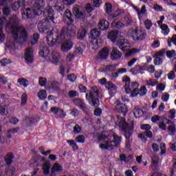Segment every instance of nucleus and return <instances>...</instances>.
I'll list each match as a JSON object with an SVG mask.
<instances>
[{
  "label": "nucleus",
  "instance_id": "obj_1",
  "mask_svg": "<svg viewBox=\"0 0 176 176\" xmlns=\"http://www.w3.org/2000/svg\"><path fill=\"white\" fill-rule=\"evenodd\" d=\"M65 23L69 27H63L60 34L53 30L47 36V43L49 46H54L57 43H63L67 39H74L76 36V26L74 23V16L69 9L65 11Z\"/></svg>",
  "mask_w": 176,
  "mask_h": 176
},
{
  "label": "nucleus",
  "instance_id": "obj_2",
  "mask_svg": "<svg viewBox=\"0 0 176 176\" xmlns=\"http://www.w3.org/2000/svg\"><path fill=\"white\" fill-rule=\"evenodd\" d=\"M20 20L16 15H12L6 25V28H10L12 38L6 43V47L8 50H13L18 47L19 45H23L28 39V31L23 26H19Z\"/></svg>",
  "mask_w": 176,
  "mask_h": 176
},
{
  "label": "nucleus",
  "instance_id": "obj_3",
  "mask_svg": "<svg viewBox=\"0 0 176 176\" xmlns=\"http://www.w3.org/2000/svg\"><path fill=\"white\" fill-rule=\"evenodd\" d=\"M98 141H102V142L99 146L100 149L112 151L115 148L120 145L122 142V137L116 134H113V136H105L101 135L98 138Z\"/></svg>",
  "mask_w": 176,
  "mask_h": 176
},
{
  "label": "nucleus",
  "instance_id": "obj_4",
  "mask_svg": "<svg viewBox=\"0 0 176 176\" xmlns=\"http://www.w3.org/2000/svg\"><path fill=\"white\" fill-rule=\"evenodd\" d=\"M32 9L28 8L22 12V19L27 20V19H32L35 16H39L42 13V10L45 9V2L41 0H32Z\"/></svg>",
  "mask_w": 176,
  "mask_h": 176
},
{
  "label": "nucleus",
  "instance_id": "obj_5",
  "mask_svg": "<svg viewBox=\"0 0 176 176\" xmlns=\"http://www.w3.org/2000/svg\"><path fill=\"white\" fill-rule=\"evenodd\" d=\"M117 119L119 127L124 133V137L126 138L125 146L126 148H131V144H133V127L129 126V124L126 122L124 118L118 116Z\"/></svg>",
  "mask_w": 176,
  "mask_h": 176
},
{
  "label": "nucleus",
  "instance_id": "obj_6",
  "mask_svg": "<svg viewBox=\"0 0 176 176\" xmlns=\"http://www.w3.org/2000/svg\"><path fill=\"white\" fill-rule=\"evenodd\" d=\"M107 38L113 43H115L116 46H118L122 52H126L130 49V43L129 41L124 38H119V30L109 32Z\"/></svg>",
  "mask_w": 176,
  "mask_h": 176
},
{
  "label": "nucleus",
  "instance_id": "obj_7",
  "mask_svg": "<svg viewBox=\"0 0 176 176\" xmlns=\"http://www.w3.org/2000/svg\"><path fill=\"white\" fill-rule=\"evenodd\" d=\"M46 18L43 19L38 24V29L41 32H45V31H47L52 27L51 23H55L54 21V14L52 9H49L45 12Z\"/></svg>",
  "mask_w": 176,
  "mask_h": 176
},
{
  "label": "nucleus",
  "instance_id": "obj_8",
  "mask_svg": "<svg viewBox=\"0 0 176 176\" xmlns=\"http://www.w3.org/2000/svg\"><path fill=\"white\" fill-rule=\"evenodd\" d=\"M86 100L91 107H98L100 105V90L96 87H91L85 95Z\"/></svg>",
  "mask_w": 176,
  "mask_h": 176
},
{
  "label": "nucleus",
  "instance_id": "obj_9",
  "mask_svg": "<svg viewBox=\"0 0 176 176\" xmlns=\"http://www.w3.org/2000/svg\"><path fill=\"white\" fill-rule=\"evenodd\" d=\"M101 36V29H93L90 32V37L92 38L91 47L95 50H97L100 47V44H98V40L96 38H98Z\"/></svg>",
  "mask_w": 176,
  "mask_h": 176
},
{
  "label": "nucleus",
  "instance_id": "obj_10",
  "mask_svg": "<svg viewBox=\"0 0 176 176\" xmlns=\"http://www.w3.org/2000/svg\"><path fill=\"white\" fill-rule=\"evenodd\" d=\"M132 37L133 41H137L138 42L144 41L146 38V30L137 28L132 31Z\"/></svg>",
  "mask_w": 176,
  "mask_h": 176
},
{
  "label": "nucleus",
  "instance_id": "obj_11",
  "mask_svg": "<svg viewBox=\"0 0 176 176\" xmlns=\"http://www.w3.org/2000/svg\"><path fill=\"white\" fill-rule=\"evenodd\" d=\"M139 86H140V84L137 82H131V85L125 88V91L126 93H127V94H129V93L131 91V97H137V96L139 95L138 94Z\"/></svg>",
  "mask_w": 176,
  "mask_h": 176
},
{
  "label": "nucleus",
  "instance_id": "obj_12",
  "mask_svg": "<svg viewBox=\"0 0 176 176\" xmlns=\"http://www.w3.org/2000/svg\"><path fill=\"white\" fill-rule=\"evenodd\" d=\"M25 60L28 64L34 63V51H32V48L30 47L26 49L25 52Z\"/></svg>",
  "mask_w": 176,
  "mask_h": 176
},
{
  "label": "nucleus",
  "instance_id": "obj_13",
  "mask_svg": "<svg viewBox=\"0 0 176 176\" xmlns=\"http://www.w3.org/2000/svg\"><path fill=\"white\" fill-rule=\"evenodd\" d=\"M73 13L76 19H85L86 15L84 14L82 10V7H79V6H75L73 8Z\"/></svg>",
  "mask_w": 176,
  "mask_h": 176
},
{
  "label": "nucleus",
  "instance_id": "obj_14",
  "mask_svg": "<svg viewBox=\"0 0 176 176\" xmlns=\"http://www.w3.org/2000/svg\"><path fill=\"white\" fill-rule=\"evenodd\" d=\"M51 112L54 113L55 118H61L64 119L65 116H67V113H64V110L63 109H58L57 107L51 108Z\"/></svg>",
  "mask_w": 176,
  "mask_h": 176
},
{
  "label": "nucleus",
  "instance_id": "obj_15",
  "mask_svg": "<svg viewBox=\"0 0 176 176\" xmlns=\"http://www.w3.org/2000/svg\"><path fill=\"white\" fill-rule=\"evenodd\" d=\"M116 111L119 113H122V115L125 116L128 111L127 105L123 103H120V102H117V104L116 105Z\"/></svg>",
  "mask_w": 176,
  "mask_h": 176
},
{
  "label": "nucleus",
  "instance_id": "obj_16",
  "mask_svg": "<svg viewBox=\"0 0 176 176\" xmlns=\"http://www.w3.org/2000/svg\"><path fill=\"white\" fill-rule=\"evenodd\" d=\"M122 52L118 50L116 47H113L111 52V60H119L122 58Z\"/></svg>",
  "mask_w": 176,
  "mask_h": 176
},
{
  "label": "nucleus",
  "instance_id": "obj_17",
  "mask_svg": "<svg viewBox=\"0 0 176 176\" xmlns=\"http://www.w3.org/2000/svg\"><path fill=\"white\" fill-rule=\"evenodd\" d=\"M105 87H106V89H108L110 96H114L115 93H116V89H118V87H116L111 81L107 82V83L106 84Z\"/></svg>",
  "mask_w": 176,
  "mask_h": 176
},
{
  "label": "nucleus",
  "instance_id": "obj_18",
  "mask_svg": "<svg viewBox=\"0 0 176 176\" xmlns=\"http://www.w3.org/2000/svg\"><path fill=\"white\" fill-rule=\"evenodd\" d=\"M50 60H51L53 64H55V65H57V63L60 61V54L58 53V52L53 51L51 53V55L50 56Z\"/></svg>",
  "mask_w": 176,
  "mask_h": 176
},
{
  "label": "nucleus",
  "instance_id": "obj_19",
  "mask_svg": "<svg viewBox=\"0 0 176 176\" xmlns=\"http://www.w3.org/2000/svg\"><path fill=\"white\" fill-rule=\"evenodd\" d=\"M166 124H169L168 126V131L170 133V135H174L175 134L176 127L175 124H174V122L166 119Z\"/></svg>",
  "mask_w": 176,
  "mask_h": 176
},
{
  "label": "nucleus",
  "instance_id": "obj_20",
  "mask_svg": "<svg viewBox=\"0 0 176 176\" xmlns=\"http://www.w3.org/2000/svg\"><path fill=\"white\" fill-rule=\"evenodd\" d=\"M72 46H74V43L71 41H66L61 45V50L62 52H69L70 49H72Z\"/></svg>",
  "mask_w": 176,
  "mask_h": 176
},
{
  "label": "nucleus",
  "instance_id": "obj_21",
  "mask_svg": "<svg viewBox=\"0 0 176 176\" xmlns=\"http://www.w3.org/2000/svg\"><path fill=\"white\" fill-rule=\"evenodd\" d=\"M99 29L105 31L109 28V22L105 19H101L98 23Z\"/></svg>",
  "mask_w": 176,
  "mask_h": 176
},
{
  "label": "nucleus",
  "instance_id": "obj_22",
  "mask_svg": "<svg viewBox=\"0 0 176 176\" xmlns=\"http://www.w3.org/2000/svg\"><path fill=\"white\" fill-rule=\"evenodd\" d=\"M50 89L52 91L58 92L61 91V84L58 81H52L50 85Z\"/></svg>",
  "mask_w": 176,
  "mask_h": 176
},
{
  "label": "nucleus",
  "instance_id": "obj_23",
  "mask_svg": "<svg viewBox=\"0 0 176 176\" xmlns=\"http://www.w3.org/2000/svg\"><path fill=\"white\" fill-rule=\"evenodd\" d=\"M109 56V50L108 48H103L98 54V58L100 60H105Z\"/></svg>",
  "mask_w": 176,
  "mask_h": 176
},
{
  "label": "nucleus",
  "instance_id": "obj_24",
  "mask_svg": "<svg viewBox=\"0 0 176 176\" xmlns=\"http://www.w3.org/2000/svg\"><path fill=\"white\" fill-rule=\"evenodd\" d=\"M73 102L74 105H76V107H78L81 109H86V104L81 99L76 98L73 100Z\"/></svg>",
  "mask_w": 176,
  "mask_h": 176
},
{
  "label": "nucleus",
  "instance_id": "obj_25",
  "mask_svg": "<svg viewBox=\"0 0 176 176\" xmlns=\"http://www.w3.org/2000/svg\"><path fill=\"white\" fill-rule=\"evenodd\" d=\"M14 159V155L13 153H8L5 158L6 163L8 166H10L13 163V160Z\"/></svg>",
  "mask_w": 176,
  "mask_h": 176
},
{
  "label": "nucleus",
  "instance_id": "obj_26",
  "mask_svg": "<svg viewBox=\"0 0 176 176\" xmlns=\"http://www.w3.org/2000/svg\"><path fill=\"white\" fill-rule=\"evenodd\" d=\"M49 53H50L49 48L47 46H45L40 49L39 56H41V57H47Z\"/></svg>",
  "mask_w": 176,
  "mask_h": 176
},
{
  "label": "nucleus",
  "instance_id": "obj_27",
  "mask_svg": "<svg viewBox=\"0 0 176 176\" xmlns=\"http://www.w3.org/2000/svg\"><path fill=\"white\" fill-rule=\"evenodd\" d=\"M86 34H87V31L86 30V29H81L77 33V38L79 41H83V39H85V37L86 36Z\"/></svg>",
  "mask_w": 176,
  "mask_h": 176
},
{
  "label": "nucleus",
  "instance_id": "obj_28",
  "mask_svg": "<svg viewBox=\"0 0 176 176\" xmlns=\"http://www.w3.org/2000/svg\"><path fill=\"white\" fill-rule=\"evenodd\" d=\"M50 167L51 165L49 162H46L43 165V174H45V175H49V174H50Z\"/></svg>",
  "mask_w": 176,
  "mask_h": 176
},
{
  "label": "nucleus",
  "instance_id": "obj_29",
  "mask_svg": "<svg viewBox=\"0 0 176 176\" xmlns=\"http://www.w3.org/2000/svg\"><path fill=\"white\" fill-rule=\"evenodd\" d=\"M111 26L113 28H124V23H123L122 21H113L111 23Z\"/></svg>",
  "mask_w": 176,
  "mask_h": 176
},
{
  "label": "nucleus",
  "instance_id": "obj_30",
  "mask_svg": "<svg viewBox=\"0 0 176 176\" xmlns=\"http://www.w3.org/2000/svg\"><path fill=\"white\" fill-rule=\"evenodd\" d=\"M59 171H63V166L60 164H55L51 170V173L55 174V173H59Z\"/></svg>",
  "mask_w": 176,
  "mask_h": 176
},
{
  "label": "nucleus",
  "instance_id": "obj_31",
  "mask_svg": "<svg viewBox=\"0 0 176 176\" xmlns=\"http://www.w3.org/2000/svg\"><path fill=\"white\" fill-rule=\"evenodd\" d=\"M116 71V65H108L105 66L103 72H115Z\"/></svg>",
  "mask_w": 176,
  "mask_h": 176
},
{
  "label": "nucleus",
  "instance_id": "obj_32",
  "mask_svg": "<svg viewBox=\"0 0 176 176\" xmlns=\"http://www.w3.org/2000/svg\"><path fill=\"white\" fill-rule=\"evenodd\" d=\"M144 69H145V66L141 67V65H137L131 69V72L132 74H137V72H140V71H144Z\"/></svg>",
  "mask_w": 176,
  "mask_h": 176
},
{
  "label": "nucleus",
  "instance_id": "obj_33",
  "mask_svg": "<svg viewBox=\"0 0 176 176\" xmlns=\"http://www.w3.org/2000/svg\"><path fill=\"white\" fill-rule=\"evenodd\" d=\"M112 4L109 2H106L104 4V9H105V12L107 14H111L112 13V9H113Z\"/></svg>",
  "mask_w": 176,
  "mask_h": 176
},
{
  "label": "nucleus",
  "instance_id": "obj_34",
  "mask_svg": "<svg viewBox=\"0 0 176 176\" xmlns=\"http://www.w3.org/2000/svg\"><path fill=\"white\" fill-rule=\"evenodd\" d=\"M133 114L135 118H141L144 115V111L142 109L135 107L134 109Z\"/></svg>",
  "mask_w": 176,
  "mask_h": 176
},
{
  "label": "nucleus",
  "instance_id": "obj_35",
  "mask_svg": "<svg viewBox=\"0 0 176 176\" xmlns=\"http://www.w3.org/2000/svg\"><path fill=\"white\" fill-rule=\"evenodd\" d=\"M18 83L20 84L21 86H23V87H27V86L30 85V82H28V80L23 78L18 79Z\"/></svg>",
  "mask_w": 176,
  "mask_h": 176
},
{
  "label": "nucleus",
  "instance_id": "obj_36",
  "mask_svg": "<svg viewBox=\"0 0 176 176\" xmlns=\"http://www.w3.org/2000/svg\"><path fill=\"white\" fill-rule=\"evenodd\" d=\"M166 57H168V58H176L175 50H171L166 51Z\"/></svg>",
  "mask_w": 176,
  "mask_h": 176
},
{
  "label": "nucleus",
  "instance_id": "obj_37",
  "mask_svg": "<svg viewBox=\"0 0 176 176\" xmlns=\"http://www.w3.org/2000/svg\"><path fill=\"white\" fill-rule=\"evenodd\" d=\"M124 27H129L131 25V23H133V19H131V17L130 16H125L124 18Z\"/></svg>",
  "mask_w": 176,
  "mask_h": 176
},
{
  "label": "nucleus",
  "instance_id": "obj_38",
  "mask_svg": "<svg viewBox=\"0 0 176 176\" xmlns=\"http://www.w3.org/2000/svg\"><path fill=\"white\" fill-rule=\"evenodd\" d=\"M69 98H74V97H79V92L75 90H70L67 94Z\"/></svg>",
  "mask_w": 176,
  "mask_h": 176
},
{
  "label": "nucleus",
  "instance_id": "obj_39",
  "mask_svg": "<svg viewBox=\"0 0 176 176\" xmlns=\"http://www.w3.org/2000/svg\"><path fill=\"white\" fill-rule=\"evenodd\" d=\"M67 144L72 146L73 148V151H78L79 149V147H78V144H76V142H75V140H67Z\"/></svg>",
  "mask_w": 176,
  "mask_h": 176
},
{
  "label": "nucleus",
  "instance_id": "obj_40",
  "mask_svg": "<svg viewBox=\"0 0 176 176\" xmlns=\"http://www.w3.org/2000/svg\"><path fill=\"white\" fill-rule=\"evenodd\" d=\"M146 12V7L145 6H142L141 10H140V14L138 15V19L140 21V23H142V14H145V12Z\"/></svg>",
  "mask_w": 176,
  "mask_h": 176
},
{
  "label": "nucleus",
  "instance_id": "obj_41",
  "mask_svg": "<svg viewBox=\"0 0 176 176\" xmlns=\"http://www.w3.org/2000/svg\"><path fill=\"white\" fill-rule=\"evenodd\" d=\"M131 80H130V78L127 76H124V77H122V82H124L125 85L124 87L126 89V87H129V86H131Z\"/></svg>",
  "mask_w": 176,
  "mask_h": 176
},
{
  "label": "nucleus",
  "instance_id": "obj_42",
  "mask_svg": "<svg viewBox=\"0 0 176 176\" xmlns=\"http://www.w3.org/2000/svg\"><path fill=\"white\" fill-rule=\"evenodd\" d=\"M171 43H173L176 46V35L174 34L172 38H168V47H171L172 45Z\"/></svg>",
  "mask_w": 176,
  "mask_h": 176
},
{
  "label": "nucleus",
  "instance_id": "obj_43",
  "mask_svg": "<svg viewBox=\"0 0 176 176\" xmlns=\"http://www.w3.org/2000/svg\"><path fill=\"white\" fill-rule=\"evenodd\" d=\"M38 97L40 100H45L46 97H47V94H46L45 90H41L38 93Z\"/></svg>",
  "mask_w": 176,
  "mask_h": 176
},
{
  "label": "nucleus",
  "instance_id": "obj_44",
  "mask_svg": "<svg viewBox=\"0 0 176 176\" xmlns=\"http://www.w3.org/2000/svg\"><path fill=\"white\" fill-rule=\"evenodd\" d=\"M54 9L59 12V13H61V12H63L64 9H65V6L64 4L58 3L54 6Z\"/></svg>",
  "mask_w": 176,
  "mask_h": 176
},
{
  "label": "nucleus",
  "instance_id": "obj_45",
  "mask_svg": "<svg viewBox=\"0 0 176 176\" xmlns=\"http://www.w3.org/2000/svg\"><path fill=\"white\" fill-rule=\"evenodd\" d=\"M161 30L164 31V35H168V33L170 32V28H168V25L166 24L161 25L160 27Z\"/></svg>",
  "mask_w": 176,
  "mask_h": 176
},
{
  "label": "nucleus",
  "instance_id": "obj_46",
  "mask_svg": "<svg viewBox=\"0 0 176 176\" xmlns=\"http://www.w3.org/2000/svg\"><path fill=\"white\" fill-rule=\"evenodd\" d=\"M91 2L94 8H100L102 5V1L101 0H91Z\"/></svg>",
  "mask_w": 176,
  "mask_h": 176
},
{
  "label": "nucleus",
  "instance_id": "obj_47",
  "mask_svg": "<svg viewBox=\"0 0 176 176\" xmlns=\"http://www.w3.org/2000/svg\"><path fill=\"white\" fill-rule=\"evenodd\" d=\"M167 118H164L163 121L159 123L158 126L161 129V130H163L164 131L167 130V125H166V122H164V120H167Z\"/></svg>",
  "mask_w": 176,
  "mask_h": 176
},
{
  "label": "nucleus",
  "instance_id": "obj_48",
  "mask_svg": "<svg viewBox=\"0 0 176 176\" xmlns=\"http://www.w3.org/2000/svg\"><path fill=\"white\" fill-rule=\"evenodd\" d=\"M144 24L145 25L146 30H151V28L152 27V25H153V23H152V21H151V20L149 19H146L144 21Z\"/></svg>",
  "mask_w": 176,
  "mask_h": 176
},
{
  "label": "nucleus",
  "instance_id": "obj_49",
  "mask_svg": "<svg viewBox=\"0 0 176 176\" xmlns=\"http://www.w3.org/2000/svg\"><path fill=\"white\" fill-rule=\"evenodd\" d=\"M146 87L145 86L141 87L140 90H138V94L140 96V97H142L143 96H145L146 94Z\"/></svg>",
  "mask_w": 176,
  "mask_h": 176
},
{
  "label": "nucleus",
  "instance_id": "obj_50",
  "mask_svg": "<svg viewBox=\"0 0 176 176\" xmlns=\"http://www.w3.org/2000/svg\"><path fill=\"white\" fill-rule=\"evenodd\" d=\"M27 100H28V96H27V94H23L21 96V105L24 107L27 104Z\"/></svg>",
  "mask_w": 176,
  "mask_h": 176
},
{
  "label": "nucleus",
  "instance_id": "obj_51",
  "mask_svg": "<svg viewBox=\"0 0 176 176\" xmlns=\"http://www.w3.org/2000/svg\"><path fill=\"white\" fill-rule=\"evenodd\" d=\"M0 113L1 115H7L8 113V106L6 105L0 106Z\"/></svg>",
  "mask_w": 176,
  "mask_h": 176
},
{
  "label": "nucleus",
  "instance_id": "obj_52",
  "mask_svg": "<svg viewBox=\"0 0 176 176\" xmlns=\"http://www.w3.org/2000/svg\"><path fill=\"white\" fill-rule=\"evenodd\" d=\"M138 52H140V50H138L136 48H132L128 52H126V56L128 57H130V56H133V54H135V53Z\"/></svg>",
  "mask_w": 176,
  "mask_h": 176
},
{
  "label": "nucleus",
  "instance_id": "obj_53",
  "mask_svg": "<svg viewBox=\"0 0 176 176\" xmlns=\"http://www.w3.org/2000/svg\"><path fill=\"white\" fill-rule=\"evenodd\" d=\"M151 163L152 164H158L159 163V155L154 154L151 157Z\"/></svg>",
  "mask_w": 176,
  "mask_h": 176
},
{
  "label": "nucleus",
  "instance_id": "obj_54",
  "mask_svg": "<svg viewBox=\"0 0 176 176\" xmlns=\"http://www.w3.org/2000/svg\"><path fill=\"white\" fill-rule=\"evenodd\" d=\"M39 40V35L38 34H34L33 37L31 40L32 45H35L38 43V41Z\"/></svg>",
  "mask_w": 176,
  "mask_h": 176
},
{
  "label": "nucleus",
  "instance_id": "obj_55",
  "mask_svg": "<svg viewBox=\"0 0 176 176\" xmlns=\"http://www.w3.org/2000/svg\"><path fill=\"white\" fill-rule=\"evenodd\" d=\"M76 142H78L79 144H83L85 141V135H80L78 137L76 138Z\"/></svg>",
  "mask_w": 176,
  "mask_h": 176
},
{
  "label": "nucleus",
  "instance_id": "obj_56",
  "mask_svg": "<svg viewBox=\"0 0 176 176\" xmlns=\"http://www.w3.org/2000/svg\"><path fill=\"white\" fill-rule=\"evenodd\" d=\"M70 111V115L72 116H74V118H76V116H79V110L77 109H69Z\"/></svg>",
  "mask_w": 176,
  "mask_h": 176
},
{
  "label": "nucleus",
  "instance_id": "obj_57",
  "mask_svg": "<svg viewBox=\"0 0 176 176\" xmlns=\"http://www.w3.org/2000/svg\"><path fill=\"white\" fill-rule=\"evenodd\" d=\"M160 149H161L160 155H166V153L167 152V150L166 148V144L161 143L160 144Z\"/></svg>",
  "mask_w": 176,
  "mask_h": 176
},
{
  "label": "nucleus",
  "instance_id": "obj_58",
  "mask_svg": "<svg viewBox=\"0 0 176 176\" xmlns=\"http://www.w3.org/2000/svg\"><path fill=\"white\" fill-rule=\"evenodd\" d=\"M80 131H82V128L80 127V126H79V124H76L74 127L73 133L74 134H79Z\"/></svg>",
  "mask_w": 176,
  "mask_h": 176
},
{
  "label": "nucleus",
  "instance_id": "obj_59",
  "mask_svg": "<svg viewBox=\"0 0 176 176\" xmlns=\"http://www.w3.org/2000/svg\"><path fill=\"white\" fill-rule=\"evenodd\" d=\"M166 54V49L161 50L155 53V57H163Z\"/></svg>",
  "mask_w": 176,
  "mask_h": 176
},
{
  "label": "nucleus",
  "instance_id": "obj_60",
  "mask_svg": "<svg viewBox=\"0 0 176 176\" xmlns=\"http://www.w3.org/2000/svg\"><path fill=\"white\" fill-rule=\"evenodd\" d=\"M168 98H170V95L167 92L162 94V100L164 102H167V101H168Z\"/></svg>",
  "mask_w": 176,
  "mask_h": 176
},
{
  "label": "nucleus",
  "instance_id": "obj_61",
  "mask_svg": "<svg viewBox=\"0 0 176 176\" xmlns=\"http://www.w3.org/2000/svg\"><path fill=\"white\" fill-rule=\"evenodd\" d=\"M118 16H120V10H116L114 12H113L109 16V19H115V17H118Z\"/></svg>",
  "mask_w": 176,
  "mask_h": 176
},
{
  "label": "nucleus",
  "instance_id": "obj_62",
  "mask_svg": "<svg viewBox=\"0 0 176 176\" xmlns=\"http://www.w3.org/2000/svg\"><path fill=\"white\" fill-rule=\"evenodd\" d=\"M47 82V80L43 77L40 78L38 80V83H39L40 86H42V87L45 86Z\"/></svg>",
  "mask_w": 176,
  "mask_h": 176
},
{
  "label": "nucleus",
  "instance_id": "obj_63",
  "mask_svg": "<svg viewBox=\"0 0 176 176\" xmlns=\"http://www.w3.org/2000/svg\"><path fill=\"white\" fill-rule=\"evenodd\" d=\"M163 63V59L160 57L156 56L155 59L154 60V64L155 65H160Z\"/></svg>",
  "mask_w": 176,
  "mask_h": 176
},
{
  "label": "nucleus",
  "instance_id": "obj_64",
  "mask_svg": "<svg viewBox=\"0 0 176 176\" xmlns=\"http://www.w3.org/2000/svg\"><path fill=\"white\" fill-rule=\"evenodd\" d=\"M67 79L69 80V82H75L76 80V76H75L74 74H69L67 76Z\"/></svg>",
  "mask_w": 176,
  "mask_h": 176
}]
</instances>
